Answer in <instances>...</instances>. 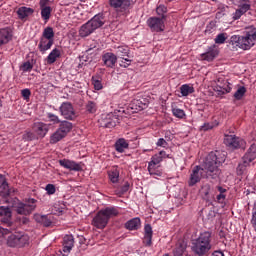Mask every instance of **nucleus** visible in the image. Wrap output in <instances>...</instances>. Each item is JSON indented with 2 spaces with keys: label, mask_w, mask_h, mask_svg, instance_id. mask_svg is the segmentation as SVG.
Returning <instances> with one entry per match:
<instances>
[{
  "label": "nucleus",
  "mask_w": 256,
  "mask_h": 256,
  "mask_svg": "<svg viewBox=\"0 0 256 256\" xmlns=\"http://www.w3.org/2000/svg\"><path fill=\"white\" fill-rule=\"evenodd\" d=\"M54 37H55V32L53 31V28L47 27L44 29L42 34V39H48L50 41H53Z\"/></svg>",
  "instance_id": "4c0bfd02"
},
{
  "label": "nucleus",
  "mask_w": 256,
  "mask_h": 256,
  "mask_svg": "<svg viewBox=\"0 0 256 256\" xmlns=\"http://www.w3.org/2000/svg\"><path fill=\"white\" fill-rule=\"evenodd\" d=\"M48 119L54 123V124H57V123H61V120H59V116L55 115V114H51L49 113L48 114Z\"/></svg>",
  "instance_id": "3c124183"
},
{
  "label": "nucleus",
  "mask_w": 256,
  "mask_h": 256,
  "mask_svg": "<svg viewBox=\"0 0 256 256\" xmlns=\"http://www.w3.org/2000/svg\"><path fill=\"white\" fill-rule=\"evenodd\" d=\"M92 85L96 91H101V89H103V84L95 77H92Z\"/></svg>",
  "instance_id": "09e8293b"
},
{
  "label": "nucleus",
  "mask_w": 256,
  "mask_h": 256,
  "mask_svg": "<svg viewBox=\"0 0 256 256\" xmlns=\"http://www.w3.org/2000/svg\"><path fill=\"white\" fill-rule=\"evenodd\" d=\"M117 215H119V209L116 207H107L96 214V217L92 220V225L96 227V229H105L109 223V219H113V217H117Z\"/></svg>",
  "instance_id": "20e7f679"
},
{
  "label": "nucleus",
  "mask_w": 256,
  "mask_h": 256,
  "mask_svg": "<svg viewBox=\"0 0 256 256\" xmlns=\"http://www.w3.org/2000/svg\"><path fill=\"white\" fill-rule=\"evenodd\" d=\"M21 95H22L23 99H25L27 101L31 97V90H29L27 88L23 89L21 91Z\"/></svg>",
  "instance_id": "864d4df0"
},
{
  "label": "nucleus",
  "mask_w": 256,
  "mask_h": 256,
  "mask_svg": "<svg viewBox=\"0 0 256 256\" xmlns=\"http://www.w3.org/2000/svg\"><path fill=\"white\" fill-rule=\"evenodd\" d=\"M31 69H33V65H31V62H25L22 65V71L24 72L31 71Z\"/></svg>",
  "instance_id": "4d7b16f0"
},
{
  "label": "nucleus",
  "mask_w": 256,
  "mask_h": 256,
  "mask_svg": "<svg viewBox=\"0 0 256 256\" xmlns=\"http://www.w3.org/2000/svg\"><path fill=\"white\" fill-rule=\"evenodd\" d=\"M211 232L205 231L192 241L191 249L195 255H207L211 251Z\"/></svg>",
  "instance_id": "7ed1b4c3"
},
{
  "label": "nucleus",
  "mask_w": 256,
  "mask_h": 256,
  "mask_svg": "<svg viewBox=\"0 0 256 256\" xmlns=\"http://www.w3.org/2000/svg\"><path fill=\"white\" fill-rule=\"evenodd\" d=\"M108 177L111 183L119 182V170L117 168H113L108 172Z\"/></svg>",
  "instance_id": "e433bc0d"
},
{
  "label": "nucleus",
  "mask_w": 256,
  "mask_h": 256,
  "mask_svg": "<svg viewBox=\"0 0 256 256\" xmlns=\"http://www.w3.org/2000/svg\"><path fill=\"white\" fill-rule=\"evenodd\" d=\"M215 127V124L213 123H204V125L201 126V131H211Z\"/></svg>",
  "instance_id": "603ef678"
},
{
  "label": "nucleus",
  "mask_w": 256,
  "mask_h": 256,
  "mask_svg": "<svg viewBox=\"0 0 256 256\" xmlns=\"http://www.w3.org/2000/svg\"><path fill=\"white\" fill-rule=\"evenodd\" d=\"M81 3H85V0H80Z\"/></svg>",
  "instance_id": "0e129e2a"
},
{
  "label": "nucleus",
  "mask_w": 256,
  "mask_h": 256,
  "mask_svg": "<svg viewBox=\"0 0 256 256\" xmlns=\"http://www.w3.org/2000/svg\"><path fill=\"white\" fill-rule=\"evenodd\" d=\"M109 5L115 11L123 13V11H127L131 7V0H109Z\"/></svg>",
  "instance_id": "2eb2a0df"
},
{
  "label": "nucleus",
  "mask_w": 256,
  "mask_h": 256,
  "mask_svg": "<svg viewBox=\"0 0 256 256\" xmlns=\"http://www.w3.org/2000/svg\"><path fill=\"white\" fill-rule=\"evenodd\" d=\"M200 193L205 199H207L209 197V193H211V185L204 184L200 190Z\"/></svg>",
  "instance_id": "a18cd8bd"
},
{
  "label": "nucleus",
  "mask_w": 256,
  "mask_h": 256,
  "mask_svg": "<svg viewBox=\"0 0 256 256\" xmlns=\"http://www.w3.org/2000/svg\"><path fill=\"white\" fill-rule=\"evenodd\" d=\"M129 182H125V184L121 188V192H116V195H123V193H127L129 191Z\"/></svg>",
  "instance_id": "5fc2aeb1"
},
{
  "label": "nucleus",
  "mask_w": 256,
  "mask_h": 256,
  "mask_svg": "<svg viewBox=\"0 0 256 256\" xmlns=\"http://www.w3.org/2000/svg\"><path fill=\"white\" fill-rule=\"evenodd\" d=\"M224 143L227 147H230V149H239V147H243L245 141L231 134V135H225Z\"/></svg>",
  "instance_id": "ddd939ff"
},
{
  "label": "nucleus",
  "mask_w": 256,
  "mask_h": 256,
  "mask_svg": "<svg viewBox=\"0 0 256 256\" xmlns=\"http://www.w3.org/2000/svg\"><path fill=\"white\" fill-rule=\"evenodd\" d=\"M9 195V184H7V180L5 176L0 174V196L8 197Z\"/></svg>",
  "instance_id": "cd10ccee"
},
{
  "label": "nucleus",
  "mask_w": 256,
  "mask_h": 256,
  "mask_svg": "<svg viewBox=\"0 0 256 256\" xmlns=\"http://www.w3.org/2000/svg\"><path fill=\"white\" fill-rule=\"evenodd\" d=\"M125 227L129 231H135L141 227V219L133 218L125 223Z\"/></svg>",
  "instance_id": "2f4dec72"
},
{
  "label": "nucleus",
  "mask_w": 256,
  "mask_h": 256,
  "mask_svg": "<svg viewBox=\"0 0 256 256\" xmlns=\"http://www.w3.org/2000/svg\"><path fill=\"white\" fill-rule=\"evenodd\" d=\"M163 256H169V254H164Z\"/></svg>",
  "instance_id": "69168bd1"
},
{
  "label": "nucleus",
  "mask_w": 256,
  "mask_h": 256,
  "mask_svg": "<svg viewBox=\"0 0 256 256\" xmlns=\"http://www.w3.org/2000/svg\"><path fill=\"white\" fill-rule=\"evenodd\" d=\"M156 13L157 15H159L160 17H162V19H165V13H167V7H165L164 5H160L156 8Z\"/></svg>",
  "instance_id": "8fccbe9b"
},
{
  "label": "nucleus",
  "mask_w": 256,
  "mask_h": 256,
  "mask_svg": "<svg viewBox=\"0 0 256 256\" xmlns=\"http://www.w3.org/2000/svg\"><path fill=\"white\" fill-rule=\"evenodd\" d=\"M115 149L118 153H124L125 149H129V142L125 138H120L115 142Z\"/></svg>",
  "instance_id": "7c9ffc66"
},
{
  "label": "nucleus",
  "mask_w": 256,
  "mask_h": 256,
  "mask_svg": "<svg viewBox=\"0 0 256 256\" xmlns=\"http://www.w3.org/2000/svg\"><path fill=\"white\" fill-rule=\"evenodd\" d=\"M157 147H167V141L163 138H160L157 143H156Z\"/></svg>",
  "instance_id": "13d9d810"
},
{
  "label": "nucleus",
  "mask_w": 256,
  "mask_h": 256,
  "mask_svg": "<svg viewBox=\"0 0 256 256\" xmlns=\"http://www.w3.org/2000/svg\"><path fill=\"white\" fill-rule=\"evenodd\" d=\"M103 24V16L95 15L91 20L80 27L78 31L79 37H89L93 31H96V29H99V27H103Z\"/></svg>",
  "instance_id": "39448f33"
},
{
  "label": "nucleus",
  "mask_w": 256,
  "mask_h": 256,
  "mask_svg": "<svg viewBox=\"0 0 256 256\" xmlns=\"http://www.w3.org/2000/svg\"><path fill=\"white\" fill-rule=\"evenodd\" d=\"M222 163H225V158H219L215 152H210L202 164V167L195 166L192 169L190 179L188 181L189 187L197 185V183H199L203 177H212V179H215V176H213L211 173L217 175V173H219V167Z\"/></svg>",
  "instance_id": "f257e3e1"
},
{
  "label": "nucleus",
  "mask_w": 256,
  "mask_h": 256,
  "mask_svg": "<svg viewBox=\"0 0 256 256\" xmlns=\"http://www.w3.org/2000/svg\"><path fill=\"white\" fill-rule=\"evenodd\" d=\"M147 25L151 31H155L156 33L165 31V22L161 18L151 17L147 20Z\"/></svg>",
  "instance_id": "4468645a"
},
{
  "label": "nucleus",
  "mask_w": 256,
  "mask_h": 256,
  "mask_svg": "<svg viewBox=\"0 0 256 256\" xmlns=\"http://www.w3.org/2000/svg\"><path fill=\"white\" fill-rule=\"evenodd\" d=\"M228 38L229 35H227V33H220L215 37L214 43H216V45H223V43H225Z\"/></svg>",
  "instance_id": "ea45409f"
},
{
  "label": "nucleus",
  "mask_w": 256,
  "mask_h": 256,
  "mask_svg": "<svg viewBox=\"0 0 256 256\" xmlns=\"http://www.w3.org/2000/svg\"><path fill=\"white\" fill-rule=\"evenodd\" d=\"M223 199H225V194H219L218 196H217V201H223Z\"/></svg>",
  "instance_id": "e2e57ef3"
},
{
  "label": "nucleus",
  "mask_w": 256,
  "mask_h": 256,
  "mask_svg": "<svg viewBox=\"0 0 256 256\" xmlns=\"http://www.w3.org/2000/svg\"><path fill=\"white\" fill-rule=\"evenodd\" d=\"M11 39H13V30L11 28L0 29V43L2 45H7Z\"/></svg>",
  "instance_id": "412c9836"
},
{
  "label": "nucleus",
  "mask_w": 256,
  "mask_h": 256,
  "mask_svg": "<svg viewBox=\"0 0 256 256\" xmlns=\"http://www.w3.org/2000/svg\"><path fill=\"white\" fill-rule=\"evenodd\" d=\"M37 200L30 198L25 203L19 202L16 205V213L18 215H31L37 207Z\"/></svg>",
  "instance_id": "6e6552de"
},
{
  "label": "nucleus",
  "mask_w": 256,
  "mask_h": 256,
  "mask_svg": "<svg viewBox=\"0 0 256 256\" xmlns=\"http://www.w3.org/2000/svg\"><path fill=\"white\" fill-rule=\"evenodd\" d=\"M75 245V238H73V235L67 234L63 238V249L59 250L56 253V256H69V253H71V250L73 249Z\"/></svg>",
  "instance_id": "1a4fd4ad"
},
{
  "label": "nucleus",
  "mask_w": 256,
  "mask_h": 256,
  "mask_svg": "<svg viewBox=\"0 0 256 256\" xmlns=\"http://www.w3.org/2000/svg\"><path fill=\"white\" fill-rule=\"evenodd\" d=\"M219 55V49L217 46L212 45L210 46L205 53H202L200 55V58L202 61H208L211 62L213 61L217 56Z\"/></svg>",
  "instance_id": "a211bd4d"
},
{
  "label": "nucleus",
  "mask_w": 256,
  "mask_h": 256,
  "mask_svg": "<svg viewBox=\"0 0 256 256\" xmlns=\"http://www.w3.org/2000/svg\"><path fill=\"white\" fill-rule=\"evenodd\" d=\"M7 233H9V230H5L0 227V237H5V235H7Z\"/></svg>",
  "instance_id": "bf43d9fd"
},
{
  "label": "nucleus",
  "mask_w": 256,
  "mask_h": 256,
  "mask_svg": "<svg viewBox=\"0 0 256 256\" xmlns=\"http://www.w3.org/2000/svg\"><path fill=\"white\" fill-rule=\"evenodd\" d=\"M212 1H215V0H212Z\"/></svg>",
  "instance_id": "774afa93"
},
{
  "label": "nucleus",
  "mask_w": 256,
  "mask_h": 256,
  "mask_svg": "<svg viewBox=\"0 0 256 256\" xmlns=\"http://www.w3.org/2000/svg\"><path fill=\"white\" fill-rule=\"evenodd\" d=\"M144 239L146 241V245H151V241L153 239V227H151V224H146L144 226Z\"/></svg>",
  "instance_id": "473e14b6"
},
{
  "label": "nucleus",
  "mask_w": 256,
  "mask_h": 256,
  "mask_svg": "<svg viewBox=\"0 0 256 256\" xmlns=\"http://www.w3.org/2000/svg\"><path fill=\"white\" fill-rule=\"evenodd\" d=\"M216 85L219 93H222L223 95H225V93H231V83H229V80L225 78H218Z\"/></svg>",
  "instance_id": "6ab92c4d"
},
{
  "label": "nucleus",
  "mask_w": 256,
  "mask_h": 256,
  "mask_svg": "<svg viewBox=\"0 0 256 256\" xmlns=\"http://www.w3.org/2000/svg\"><path fill=\"white\" fill-rule=\"evenodd\" d=\"M249 9H251L250 4H247V3L241 4L239 8L232 14V19L234 21L241 19V17H243V15H245V13L249 11Z\"/></svg>",
  "instance_id": "5701e85b"
},
{
  "label": "nucleus",
  "mask_w": 256,
  "mask_h": 256,
  "mask_svg": "<svg viewBox=\"0 0 256 256\" xmlns=\"http://www.w3.org/2000/svg\"><path fill=\"white\" fill-rule=\"evenodd\" d=\"M59 109L64 119H68L69 121L77 119V113H75V108H73V104H71V102H63Z\"/></svg>",
  "instance_id": "9d476101"
},
{
  "label": "nucleus",
  "mask_w": 256,
  "mask_h": 256,
  "mask_svg": "<svg viewBox=\"0 0 256 256\" xmlns=\"http://www.w3.org/2000/svg\"><path fill=\"white\" fill-rule=\"evenodd\" d=\"M53 43H54V40L41 38L39 45H38L40 53H45V52L49 51V49H51V47H53Z\"/></svg>",
  "instance_id": "a878e982"
},
{
  "label": "nucleus",
  "mask_w": 256,
  "mask_h": 256,
  "mask_svg": "<svg viewBox=\"0 0 256 256\" xmlns=\"http://www.w3.org/2000/svg\"><path fill=\"white\" fill-rule=\"evenodd\" d=\"M180 93H181L182 97H187V96L191 95V93H195V88H193V86H191L189 84H183L180 87Z\"/></svg>",
  "instance_id": "f704fd0d"
},
{
  "label": "nucleus",
  "mask_w": 256,
  "mask_h": 256,
  "mask_svg": "<svg viewBox=\"0 0 256 256\" xmlns=\"http://www.w3.org/2000/svg\"><path fill=\"white\" fill-rule=\"evenodd\" d=\"M46 191H47L48 195H54V193H55V185L47 184L46 185Z\"/></svg>",
  "instance_id": "6e6d98bb"
},
{
  "label": "nucleus",
  "mask_w": 256,
  "mask_h": 256,
  "mask_svg": "<svg viewBox=\"0 0 256 256\" xmlns=\"http://www.w3.org/2000/svg\"><path fill=\"white\" fill-rule=\"evenodd\" d=\"M65 135L59 130V128L51 135L50 143L55 144L59 143L61 139H65Z\"/></svg>",
  "instance_id": "c9c22d12"
},
{
  "label": "nucleus",
  "mask_w": 256,
  "mask_h": 256,
  "mask_svg": "<svg viewBox=\"0 0 256 256\" xmlns=\"http://www.w3.org/2000/svg\"><path fill=\"white\" fill-rule=\"evenodd\" d=\"M59 165L61 167H64V169H69V171H82L83 170V166H81V163H77V162L69 160V159L59 160Z\"/></svg>",
  "instance_id": "f3484780"
},
{
  "label": "nucleus",
  "mask_w": 256,
  "mask_h": 256,
  "mask_svg": "<svg viewBox=\"0 0 256 256\" xmlns=\"http://www.w3.org/2000/svg\"><path fill=\"white\" fill-rule=\"evenodd\" d=\"M1 1H3V0H0V3H1Z\"/></svg>",
  "instance_id": "338daca9"
},
{
  "label": "nucleus",
  "mask_w": 256,
  "mask_h": 256,
  "mask_svg": "<svg viewBox=\"0 0 256 256\" xmlns=\"http://www.w3.org/2000/svg\"><path fill=\"white\" fill-rule=\"evenodd\" d=\"M86 111L88 113H96L97 112V104L93 101H89L86 104Z\"/></svg>",
  "instance_id": "49530a36"
},
{
  "label": "nucleus",
  "mask_w": 256,
  "mask_h": 256,
  "mask_svg": "<svg viewBox=\"0 0 256 256\" xmlns=\"http://www.w3.org/2000/svg\"><path fill=\"white\" fill-rule=\"evenodd\" d=\"M36 221L44 225V227H51L55 223V217L53 215H37Z\"/></svg>",
  "instance_id": "393cba45"
},
{
  "label": "nucleus",
  "mask_w": 256,
  "mask_h": 256,
  "mask_svg": "<svg viewBox=\"0 0 256 256\" xmlns=\"http://www.w3.org/2000/svg\"><path fill=\"white\" fill-rule=\"evenodd\" d=\"M247 93V89L245 86H241L237 89V91L234 93V97L239 101L243 99V96Z\"/></svg>",
  "instance_id": "37998d69"
},
{
  "label": "nucleus",
  "mask_w": 256,
  "mask_h": 256,
  "mask_svg": "<svg viewBox=\"0 0 256 256\" xmlns=\"http://www.w3.org/2000/svg\"><path fill=\"white\" fill-rule=\"evenodd\" d=\"M35 13V10L33 8L22 6L18 8L17 15L19 19H27V17H30V15H33Z\"/></svg>",
  "instance_id": "c85d7f7f"
},
{
  "label": "nucleus",
  "mask_w": 256,
  "mask_h": 256,
  "mask_svg": "<svg viewBox=\"0 0 256 256\" xmlns=\"http://www.w3.org/2000/svg\"><path fill=\"white\" fill-rule=\"evenodd\" d=\"M117 123H119V118L113 113L104 115L100 119V125L102 127H106L107 129H113V127L117 126Z\"/></svg>",
  "instance_id": "f8f14e48"
},
{
  "label": "nucleus",
  "mask_w": 256,
  "mask_h": 256,
  "mask_svg": "<svg viewBox=\"0 0 256 256\" xmlns=\"http://www.w3.org/2000/svg\"><path fill=\"white\" fill-rule=\"evenodd\" d=\"M212 256H225L222 251H215Z\"/></svg>",
  "instance_id": "052dcab7"
},
{
  "label": "nucleus",
  "mask_w": 256,
  "mask_h": 256,
  "mask_svg": "<svg viewBox=\"0 0 256 256\" xmlns=\"http://www.w3.org/2000/svg\"><path fill=\"white\" fill-rule=\"evenodd\" d=\"M22 139L24 141H35V139L39 138L37 137V134L35 132L33 133L31 131H27L23 134Z\"/></svg>",
  "instance_id": "79ce46f5"
},
{
  "label": "nucleus",
  "mask_w": 256,
  "mask_h": 256,
  "mask_svg": "<svg viewBox=\"0 0 256 256\" xmlns=\"http://www.w3.org/2000/svg\"><path fill=\"white\" fill-rule=\"evenodd\" d=\"M185 249H187V245L185 243L178 244L176 249L174 250L175 256H181L183 253H185Z\"/></svg>",
  "instance_id": "c03bdc74"
},
{
  "label": "nucleus",
  "mask_w": 256,
  "mask_h": 256,
  "mask_svg": "<svg viewBox=\"0 0 256 256\" xmlns=\"http://www.w3.org/2000/svg\"><path fill=\"white\" fill-rule=\"evenodd\" d=\"M232 49H241L242 51H249L256 45V28H252L244 33V35H232L230 42Z\"/></svg>",
  "instance_id": "f03ea898"
},
{
  "label": "nucleus",
  "mask_w": 256,
  "mask_h": 256,
  "mask_svg": "<svg viewBox=\"0 0 256 256\" xmlns=\"http://www.w3.org/2000/svg\"><path fill=\"white\" fill-rule=\"evenodd\" d=\"M147 107L146 103H143L141 100H133L131 104V108L135 109L136 111H142Z\"/></svg>",
  "instance_id": "58836bf2"
},
{
  "label": "nucleus",
  "mask_w": 256,
  "mask_h": 256,
  "mask_svg": "<svg viewBox=\"0 0 256 256\" xmlns=\"http://www.w3.org/2000/svg\"><path fill=\"white\" fill-rule=\"evenodd\" d=\"M249 165H251V163L245 164V160H243V162L241 164H239L237 167L238 175H243V173H245V171H247V167H249Z\"/></svg>",
  "instance_id": "de8ad7c7"
},
{
  "label": "nucleus",
  "mask_w": 256,
  "mask_h": 256,
  "mask_svg": "<svg viewBox=\"0 0 256 256\" xmlns=\"http://www.w3.org/2000/svg\"><path fill=\"white\" fill-rule=\"evenodd\" d=\"M11 208L0 206V219L3 223H9L11 221Z\"/></svg>",
  "instance_id": "bb28decb"
},
{
  "label": "nucleus",
  "mask_w": 256,
  "mask_h": 256,
  "mask_svg": "<svg viewBox=\"0 0 256 256\" xmlns=\"http://www.w3.org/2000/svg\"><path fill=\"white\" fill-rule=\"evenodd\" d=\"M116 55L117 57L122 59L120 64L121 67H129V65H131L132 60L129 58V46L127 45L118 46L116 48Z\"/></svg>",
  "instance_id": "9b49d317"
},
{
  "label": "nucleus",
  "mask_w": 256,
  "mask_h": 256,
  "mask_svg": "<svg viewBox=\"0 0 256 256\" xmlns=\"http://www.w3.org/2000/svg\"><path fill=\"white\" fill-rule=\"evenodd\" d=\"M169 155L165 151H160L158 154L152 156L151 161L148 164V171L150 175L161 176V172L157 171V167H159V163L163 161V159H168Z\"/></svg>",
  "instance_id": "0eeeda50"
},
{
  "label": "nucleus",
  "mask_w": 256,
  "mask_h": 256,
  "mask_svg": "<svg viewBox=\"0 0 256 256\" xmlns=\"http://www.w3.org/2000/svg\"><path fill=\"white\" fill-rule=\"evenodd\" d=\"M244 160V164L247 165L248 163H252L256 159V145L252 144L248 151L242 158Z\"/></svg>",
  "instance_id": "b1692460"
},
{
  "label": "nucleus",
  "mask_w": 256,
  "mask_h": 256,
  "mask_svg": "<svg viewBox=\"0 0 256 256\" xmlns=\"http://www.w3.org/2000/svg\"><path fill=\"white\" fill-rule=\"evenodd\" d=\"M102 61L105 65V67H115V63H117V55L107 52L102 56Z\"/></svg>",
  "instance_id": "4be33fe9"
},
{
  "label": "nucleus",
  "mask_w": 256,
  "mask_h": 256,
  "mask_svg": "<svg viewBox=\"0 0 256 256\" xmlns=\"http://www.w3.org/2000/svg\"><path fill=\"white\" fill-rule=\"evenodd\" d=\"M172 114L177 119H185V115H186L185 110H183L181 108H177V107L172 108Z\"/></svg>",
  "instance_id": "a19ab883"
},
{
  "label": "nucleus",
  "mask_w": 256,
  "mask_h": 256,
  "mask_svg": "<svg viewBox=\"0 0 256 256\" xmlns=\"http://www.w3.org/2000/svg\"><path fill=\"white\" fill-rule=\"evenodd\" d=\"M29 243V235L24 232H15L7 239L9 247H25Z\"/></svg>",
  "instance_id": "423d86ee"
},
{
  "label": "nucleus",
  "mask_w": 256,
  "mask_h": 256,
  "mask_svg": "<svg viewBox=\"0 0 256 256\" xmlns=\"http://www.w3.org/2000/svg\"><path fill=\"white\" fill-rule=\"evenodd\" d=\"M71 129H73V123L69 121H62L60 123V127L58 128V130H60L66 137L67 133H70Z\"/></svg>",
  "instance_id": "72a5a7b5"
},
{
  "label": "nucleus",
  "mask_w": 256,
  "mask_h": 256,
  "mask_svg": "<svg viewBox=\"0 0 256 256\" xmlns=\"http://www.w3.org/2000/svg\"><path fill=\"white\" fill-rule=\"evenodd\" d=\"M32 129L38 139H43L49 133V125L43 122L34 123Z\"/></svg>",
  "instance_id": "dca6fc26"
},
{
  "label": "nucleus",
  "mask_w": 256,
  "mask_h": 256,
  "mask_svg": "<svg viewBox=\"0 0 256 256\" xmlns=\"http://www.w3.org/2000/svg\"><path fill=\"white\" fill-rule=\"evenodd\" d=\"M51 0H40L41 17L44 21H49L51 19V7L47 6Z\"/></svg>",
  "instance_id": "aec40b11"
},
{
  "label": "nucleus",
  "mask_w": 256,
  "mask_h": 256,
  "mask_svg": "<svg viewBox=\"0 0 256 256\" xmlns=\"http://www.w3.org/2000/svg\"><path fill=\"white\" fill-rule=\"evenodd\" d=\"M59 57H61V50H59L58 48H54L46 57V62L48 63V65H53V63H55V61H57Z\"/></svg>",
  "instance_id": "c756f323"
},
{
  "label": "nucleus",
  "mask_w": 256,
  "mask_h": 256,
  "mask_svg": "<svg viewBox=\"0 0 256 256\" xmlns=\"http://www.w3.org/2000/svg\"><path fill=\"white\" fill-rule=\"evenodd\" d=\"M217 189H218L219 193H221V194H224L225 191H227L225 188H223L221 186H217Z\"/></svg>",
  "instance_id": "680f3d73"
}]
</instances>
